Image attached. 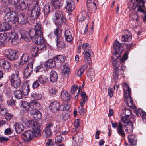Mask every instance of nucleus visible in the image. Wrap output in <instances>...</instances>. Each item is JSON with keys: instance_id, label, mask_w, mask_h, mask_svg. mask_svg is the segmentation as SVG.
<instances>
[{"instance_id": "nucleus-1", "label": "nucleus", "mask_w": 146, "mask_h": 146, "mask_svg": "<svg viewBox=\"0 0 146 146\" xmlns=\"http://www.w3.org/2000/svg\"><path fill=\"white\" fill-rule=\"evenodd\" d=\"M53 19L55 25L58 28H61L62 25L65 24L66 22L63 13L59 11L56 12L53 15Z\"/></svg>"}, {"instance_id": "nucleus-2", "label": "nucleus", "mask_w": 146, "mask_h": 146, "mask_svg": "<svg viewBox=\"0 0 146 146\" xmlns=\"http://www.w3.org/2000/svg\"><path fill=\"white\" fill-rule=\"evenodd\" d=\"M27 126L32 127V131L34 133V135L35 137H40L41 136V128L39 124L37 122L33 120H29L27 122Z\"/></svg>"}, {"instance_id": "nucleus-3", "label": "nucleus", "mask_w": 146, "mask_h": 146, "mask_svg": "<svg viewBox=\"0 0 146 146\" xmlns=\"http://www.w3.org/2000/svg\"><path fill=\"white\" fill-rule=\"evenodd\" d=\"M10 80L11 86L17 88L19 87L21 83V80L19 76V71H16L15 73L12 74L10 77Z\"/></svg>"}, {"instance_id": "nucleus-4", "label": "nucleus", "mask_w": 146, "mask_h": 146, "mask_svg": "<svg viewBox=\"0 0 146 146\" xmlns=\"http://www.w3.org/2000/svg\"><path fill=\"white\" fill-rule=\"evenodd\" d=\"M3 53L6 58L9 60L13 61L18 58V52H16L15 50H6L4 51Z\"/></svg>"}, {"instance_id": "nucleus-5", "label": "nucleus", "mask_w": 146, "mask_h": 146, "mask_svg": "<svg viewBox=\"0 0 146 146\" xmlns=\"http://www.w3.org/2000/svg\"><path fill=\"white\" fill-rule=\"evenodd\" d=\"M35 3L31 11L30 16L33 17V19L37 18L41 14V9L40 6L38 4V1H34Z\"/></svg>"}, {"instance_id": "nucleus-6", "label": "nucleus", "mask_w": 146, "mask_h": 146, "mask_svg": "<svg viewBox=\"0 0 146 146\" xmlns=\"http://www.w3.org/2000/svg\"><path fill=\"white\" fill-rule=\"evenodd\" d=\"M27 22V17L24 13H20L14 22L15 24H17L19 22L20 24L23 25L25 24Z\"/></svg>"}, {"instance_id": "nucleus-7", "label": "nucleus", "mask_w": 146, "mask_h": 146, "mask_svg": "<svg viewBox=\"0 0 146 146\" xmlns=\"http://www.w3.org/2000/svg\"><path fill=\"white\" fill-rule=\"evenodd\" d=\"M22 135L23 140L25 142L30 141L35 137L34 133L30 130L25 131Z\"/></svg>"}, {"instance_id": "nucleus-8", "label": "nucleus", "mask_w": 146, "mask_h": 146, "mask_svg": "<svg viewBox=\"0 0 146 146\" xmlns=\"http://www.w3.org/2000/svg\"><path fill=\"white\" fill-rule=\"evenodd\" d=\"M113 67L114 70L113 74V78L115 80H117L119 75V70L121 68L120 62H114L113 63Z\"/></svg>"}, {"instance_id": "nucleus-9", "label": "nucleus", "mask_w": 146, "mask_h": 146, "mask_svg": "<svg viewBox=\"0 0 146 146\" xmlns=\"http://www.w3.org/2000/svg\"><path fill=\"white\" fill-rule=\"evenodd\" d=\"M17 13L14 11H10L7 12L4 16V19L5 20L8 21H13L16 20L17 17Z\"/></svg>"}, {"instance_id": "nucleus-10", "label": "nucleus", "mask_w": 146, "mask_h": 146, "mask_svg": "<svg viewBox=\"0 0 146 146\" xmlns=\"http://www.w3.org/2000/svg\"><path fill=\"white\" fill-rule=\"evenodd\" d=\"M60 104L57 101H54L51 102L49 106L50 111L52 113H55L59 110H60Z\"/></svg>"}, {"instance_id": "nucleus-11", "label": "nucleus", "mask_w": 146, "mask_h": 146, "mask_svg": "<svg viewBox=\"0 0 146 146\" xmlns=\"http://www.w3.org/2000/svg\"><path fill=\"white\" fill-rule=\"evenodd\" d=\"M126 45L125 44H121L117 40H115L113 45V48L117 53H121L123 50V45Z\"/></svg>"}, {"instance_id": "nucleus-12", "label": "nucleus", "mask_w": 146, "mask_h": 146, "mask_svg": "<svg viewBox=\"0 0 146 146\" xmlns=\"http://www.w3.org/2000/svg\"><path fill=\"white\" fill-rule=\"evenodd\" d=\"M83 54L84 55V60L85 62L90 64L91 63V60L90 56L93 54V53L91 50L89 49H86L85 50Z\"/></svg>"}, {"instance_id": "nucleus-13", "label": "nucleus", "mask_w": 146, "mask_h": 146, "mask_svg": "<svg viewBox=\"0 0 146 146\" xmlns=\"http://www.w3.org/2000/svg\"><path fill=\"white\" fill-rule=\"evenodd\" d=\"M137 3L136 7L137 8V11L140 12H143L145 9L144 4L145 3L144 0H136Z\"/></svg>"}, {"instance_id": "nucleus-14", "label": "nucleus", "mask_w": 146, "mask_h": 146, "mask_svg": "<svg viewBox=\"0 0 146 146\" xmlns=\"http://www.w3.org/2000/svg\"><path fill=\"white\" fill-rule=\"evenodd\" d=\"M53 126V123L52 122L48 123L46 125L44 131L46 135L48 137H50L52 135L51 128Z\"/></svg>"}, {"instance_id": "nucleus-15", "label": "nucleus", "mask_w": 146, "mask_h": 146, "mask_svg": "<svg viewBox=\"0 0 146 146\" xmlns=\"http://www.w3.org/2000/svg\"><path fill=\"white\" fill-rule=\"evenodd\" d=\"M82 134L81 133L74 134L72 137V140L77 145L80 144L83 141Z\"/></svg>"}, {"instance_id": "nucleus-16", "label": "nucleus", "mask_w": 146, "mask_h": 146, "mask_svg": "<svg viewBox=\"0 0 146 146\" xmlns=\"http://www.w3.org/2000/svg\"><path fill=\"white\" fill-rule=\"evenodd\" d=\"M123 88L124 90L123 97L125 98L127 97L131 94V90L129 86L125 83H123Z\"/></svg>"}, {"instance_id": "nucleus-17", "label": "nucleus", "mask_w": 146, "mask_h": 146, "mask_svg": "<svg viewBox=\"0 0 146 146\" xmlns=\"http://www.w3.org/2000/svg\"><path fill=\"white\" fill-rule=\"evenodd\" d=\"M66 8L68 11H72L75 8L73 0H66Z\"/></svg>"}, {"instance_id": "nucleus-18", "label": "nucleus", "mask_w": 146, "mask_h": 146, "mask_svg": "<svg viewBox=\"0 0 146 146\" xmlns=\"http://www.w3.org/2000/svg\"><path fill=\"white\" fill-rule=\"evenodd\" d=\"M0 67H1L4 70H9L11 67L10 63L6 60H1L0 61Z\"/></svg>"}, {"instance_id": "nucleus-19", "label": "nucleus", "mask_w": 146, "mask_h": 146, "mask_svg": "<svg viewBox=\"0 0 146 146\" xmlns=\"http://www.w3.org/2000/svg\"><path fill=\"white\" fill-rule=\"evenodd\" d=\"M135 112L137 116L139 114L142 117L143 121L145 123H146V113L140 109H138L135 111Z\"/></svg>"}, {"instance_id": "nucleus-20", "label": "nucleus", "mask_w": 146, "mask_h": 146, "mask_svg": "<svg viewBox=\"0 0 146 146\" xmlns=\"http://www.w3.org/2000/svg\"><path fill=\"white\" fill-rule=\"evenodd\" d=\"M61 99L65 102H68L70 101V96L66 90H63L61 92Z\"/></svg>"}, {"instance_id": "nucleus-21", "label": "nucleus", "mask_w": 146, "mask_h": 146, "mask_svg": "<svg viewBox=\"0 0 146 146\" xmlns=\"http://www.w3.org/2000/svg\"><path fill=\"white\" fill-rule=\"evenodd\" d=\"M31 114L32 117L36 120H40L42 118L41 113L39 111L33 110L31 111Z\"/></svg>"}, {"instance_id": "nucleus-22", "label": "nucleus", "mask_w": 146, "mask_h": 146, "mask_svg": "<svg viewBox=\"0 0 146 146\" xmlns=\"http://www.w3.org/2000/svg\"><path fill=\"white\" fill-rule=\"evenodd\" d=\"M117 132L118 134L121 137H124L125 136V131L123 129V125L121 123H119L117 127Z\"/></svg>"}, {"instance_id": "nucleus-23", "label": "nucleus", "mask_w": 146, "mask_h": 146, "mask_svg": "<svg viewBox=\"0 0 146 146\" xmlns=\"http://www.w3.org/2000/svg\"><path fill=\"white\" fill-rule=\"evenodd\" d=\"M11 28L10 25L7 22H3L0 25V31H5Z\"/></svg>"}, {"instance_id": "nucleus-24", "label": "nucleus", "mask_w": 146, "mask_h": 146, "mask_svg": "<svg viewBox=\"0 0 146 146\" xmlns=\"http://www.w3.org/2000/svg\"><path fill=\"white\" fill-rule=\"evenodd\" d=\"M14 127L17 133H20L23 131V125L21 123H15L14 124Z\"/></svg>"}, {"instance_id": "nucleus-25", "label": "nucleus", "mask_w": 146, "mask_h": 146, "mask_svg": "<svg viewBox=\"0 0 146 146\" xmlns=\"http://www.w3.org/2000/svg\"><path fill=\"white\" fill-rule=\"evenodd\" d=\"M55 62L52 59H48L44 63V66L46 67L50 68H54L56 66Z\"/></svg>"}, {"instance_id": "nucleus-26", "label": "nucleus", "mask_w": 146, "mask_h": 146, "mask_svg": "<svg viewBox=\"0 0 146 146\" xmlns=\"http://www.w3.org/2000/svg\"><path fill=\"white\" fill-rule=\"evenodd\" d=\"M29 56L27 54H23L20 58V62H19V65H23L28 61Z\"/></svg>"}, {"instance_id": "nucleus-27", "label": "nucleus", "mask_w": 146, "mask_h": 146, "mask_svg": "<svg viewBox=\"0 0 146 146\" xmlns=\"http://www.w3.org/2000/svg\"><path fill=\"white\" fill-rule=\"evenodd\" d=\"M128 142L131 145L134 146L136 145L137 140L135 136L133 135H129L128 136Z\"/></svg>"}, {"instance_id": "nucleus-28", "label": "nucleus", "mask_w": 146, "mask_h": 146, "mask_svg": "<svg viewBox=\"0 0 146 146\" xmlns=\"http://www.w3.org/2000/svg\"><path fill=\"white\" fill-rule=\"evenodd\" d=\"M50 81L52 82H56L58 79V75L54 71L52 70L50 73Z\"/></svg>"}, {"instance_id": "nucleus-29", "label": "nucleus", "mask_w": 146, "mask_h": 146, "mask_svg": "<svg viewBox=\"0 0 146 146\" xmlns=\"http://www.w3.org/2000/svg\"><path fill=\"white\" fill-rule=\"evenodd\" d=\"M11 37H7L8 39V42L11 44L15 45L18 43L20 42L21 40L18 37H13V38H11Z\"/></svg>"}, {"instance_id": "nucleus-30", "label": "nucleus", "mask_w": 146, "mask_h": 146, "mask_svg": "<svg viewBox=\"0 0 146 146\" xmlns=\"http://www.w3.org/2000/svg\"><path fill=\"white\" fill-rule=\"evenodd\" d=\"M22 90L23 93L25 96H27L30 91L29 86L28 84H24L22 87Z\"/></svg>"}, {"instance_id": "nucleus-31", "label": "nucleus", "mask_w": 146, "mask_h": 146, "mask_svg": "<svg viewBox=\"0 0 146 146\" xmlns=\"http://www.w3.org/2000/svg\"><path fill=\"white\" fill-rule=\"evenodd\" d=\"M40 103L34 100H31L29 103V108L32 109H35L37 106H40Z\"/></svg>"}, {"instance_id": "nucleus-32", "label": "nucleus", "mask_w": 146, "mask_h": 146, "mask_svg": "<svg viewBox=\"0 0 146 146\" xmlns=\"http://www.w3.org/2000/svg\"><path fill=\"white\" fill-rule=\"evenodd\" d=\"M121 53H116V51H115V52H113V55L111 56V59L112 60V64L113 65V63L114 62H120V65H121L120 64V61H117V60L119 59V56H120V54Z\"/></svg>"}, {"instance_id": "nucleus-33", "label": "nucleus", "mask_w": 146, "mask_h": 146, "mask_svg": "<svg viewBox=\"0 0 146 146\" xmlns=\"http://www.w3.org/2000/svg\"><path fill=\"white\" fill-rule=\"evenodd\" d=\"M31 55L34 57H36L38 55V49L37 47L35 46H33L31 51Z\"/></svg>"}, {"instance_id": "nucleus-34", "label": "nucleus", "mask_w": 146, "mask_h": 146, "mask_svg": "<svg viewBox=\"0 0 146 146\" xmlns=\"http://www.w3.org/2000/svg\"><path fill=\"white\" fill-rule=\"evenodd\" d=\"M126 98L124 97L125 100H126L127 106L130 107L132 108L134 106V104L133 103V100H132L131 94H129V96Z\"/></svg>"}, {"instance_id": "nucleus-35", "label": "nucleus", "mask_w": 146, "mask_h": 146, "mask_svg": "<svg viewBox=\"0 0 146 146\" xmlns=\"http://www.w3.org/2000/svg\"><path fill=\"white\" fill-rule=\"evenodd\" d=\"M54 61L55 62H64L65 58L62 55H58L53 58Z\"/></svg>"}, {"instance_id": "nucleus-36", "label": "nucleus", "mask_w": 146, "mask_h": 146, "mask_svg": "<svg viewBox=\"0 0 146 146\" xmlns=\"http://www.w3.org/2000/svg\"><path fill=\"white\" fill-rule=\"evenodd\" d=\"M57 0H52L51 3L53 7L56 9H59L62 6L61 3Z\"/></svg>"}, {"instance_id": "nucleus-37", "label": "nucleus", "mask_w": 146, "mask_h": 146, "mask_svg": "<svg viewBox=\"0 0 146 146\" xmlns=\"http://www.w3.org/2000/svg\"><path fill=\"white\" fill-rule=\"evenodd\" d=\"M50 5L49 4L46 5L44 7L42 11L43 12L44 16L46 17H47L48 16L50 12Z\"/></svg>"}, {"instance_id": "nucleus-38", "label": "nucleus", "mask_w": 146, "mask_h": 146, "mask_svg": "<svg viewBox=\"0 0 146 146\" xmlns=\"http://www.w3.org/2000/svg\"><path fill=\"white\" fill-rule=\"evenodd\" d=\"M81 96L82 98V101L80 103V106H82L86 102L88 101V98L86 93L84 92L81 93Z\"/></svg>"}, {"instance_id": "nucleus-39", "label": "nucleus", "mask_w": 146, "mask_h": 146, "mask_svg": "<svg viewBox=\"0 0 146 146\" xmlns=\"http://www.w3.org/2000/svg\"><path fill=\"white\" fill-rule=\"evenodd\" d=\"M14 95L17 99H21L22 98L23 93L20 90H17L14 92Z\"/></svg>"}, {"instance_id": "nucleus-40", "label": "nucleus", "mask_w": 146, "mask_h": 146, "mask_svg": "<svg viewBox=\"0 0 146 146\" xmlns=\"http://www.w3.org/2000/svg\"><path fill=\"white\" fill-rule=\"evenodd\" d=\"M35 43L37 45H40L44 43L45 40L44 37H35Z\"/></svg>"}, {"instance_id": "nucleus-41", "label": "nucleus", "mask_w": 146, "mask_h": 146, "mask_svg": "<svg viewBox=\"0 0 146 146\" xmlns=\"http://www.w3.org/2000/svg\"><path fill=\"white\" fill-rule=\"evenodd\" d=\"M86 16V12L84 11L80 12L78 16V21H84L85 18Z\"/></svg>"}, {"instance_id": "nucleus-42", "label": "nucleus", "mask_w": 146, "mask_h": 146, "mask_svg": "<svg viewBox=\"0 0 146 146\" xmlns=\"http://www.w3.org/2000/svg\"><path fill=\"white\" fill-rule=\"evenodd\" d=\"M28 3L25 1L21 2L19 4V7L20 9L23 11L25 9L28 7Z\"/></svg>"}, {"instance_id": "nucleus-43", "label": "nucleus", "mask_w": 146, "mask_h": 146, "mask_svg": "<svg viewBox=\"0 0 146 146\" xmlns=\"http://www.w3.org/2000/svg\"><path fill=\"white\" fill-rule=\"evenodd\" d=\"M70 105L69 104L67 103L64 105L61 104L60 105V110H68L70 109Z\"/></svg>"}, {"instance_id": "nucleus-44", "label": "nucleus", "mask_w": 146, "mask_h": 146, "mask_svg": "<svg viewBox=\"0 0 146 146\" xmlns=\"http://www.w3.org/2000/svg\"><path fill=\"white\" fill-rule=\"evenodd\" d=\"M38 81L41 84H44L47 82L48 81V79L44 76L42 75H40L38 78Z\"/></svg>"}, {"instance_id": "nucleus-45", "label": "nucleus", "mask_w": 146, "mask_h": 146, "mask_svg": "<svg viewBox=\"0 0 146 146\" xmlns=\"http://www.w3.org/2000/svg\"><path fill=\"white\" fill-rule=\"evenodd\" d=\"M128 127H127V129H125V131L129 133H131L132 132L133 130V125L132 122H130L129 125H127Z\"/></svg>"}, {"instance_id": "nucleus-46", "label": "nucleus", "mask_w": 146, "mask_h": 146, "mask_svg": "<svg viewBox=\"0 0 146 146\" xmlns=\"http://www.w3.org/2000/svg\"><path fill=\"white\" fill-rule=\"evenodd\" d=\"M33 71H29V70L27 68H25L24 71V75L25 77L26 78H28L32 73Z\"/></svg>"}, {"instance_id": "nucleus-47", "label": "nucleus", "mask_w": 146, "mask_h": 146, "mask_svg": "<svg viewBox=\"0 0 146 146\" xmlns=\"http://www.w3.org/2000/svg\"><path fill=\"white\" fill-rule=\"evenodd\" d=\"M129 52V51H127V52H125L123 55L122 58H120L119 60H120V64L121 62L123 63L124 62V61L126 60L128 58V55Z\"/></svg>"}, {"instance_id": "nucleus-48", "label": "nucleus", "mask_w": 146, "mask_h": 146, "mask_svg": "<svg viewBox=\"0 0 146 146\" xmlns=\"http://www.w3.org/2000/svg\"><path fill=\"white\" fill-rule=\"evenodd\" d=\"M55 143L57 144L61 143L64 140V138L60 135H58L55 138Z\"/></svg>"}, {"instance_id": "nucleus-49", "label": "nucleus", "mask_w": 146, "mask_h": 146, "mask_svg": "<svg viewBox=\"0 0 146 146\" xmlns=\"http://www.w3.org/2000/svg\"><path fill=\"white\" fill-rule=\"evenodd\" d=\"M125 116H123L122 117L121 119V121L123 123L127 124V125H129V123H130V122H132L131 121L127 119V117Z\"/></svg>"}, {"instance_id": "nucleus-50", "label": "nucleus", "mask_w": 146, "mask_h": 146, "mask_svg": "<svg viewBox=\"0 0 146 146\" xmlns=\"http://www.w3.org/2000/svg\"><path fill=\"white\" fill-rule=\"evenodd\" d=\"M60 28H57L54 31V34L57 36H60L61 34L62 33V30L60 29Z\"/></svg>"}, {"instance_id": "nucleus-51", "label": "nucleus", "mask_w": 146, "mask_h": 146, "mask_svg": "<svg viewBox=\"0 0 146 146\" xmlns=\"http://www.w3.org/2000/svg\"><path fill=\"white\" fill-rule=\"evenodd\" d=\"M63 67L64 68L63 70V73L66 74H68L70 70V68L66 64L63 65Z\"/></svg>"}, {"instance_id": "nucleus-52", "label": "nucleus", "mask_w": 146, "mask_h": 146, "mask_svg": "<svg viewBox=\"0 0 146 146\" xmlns=\"http://www.w3.org/2000/svg\"><path fill=\"white\" fill-rule=\"evenodd\" d=\"M33 60L31 61V62H29L28 65H27V67L25 68H27L28 70H29V71H33Z\"/></svg>"}, {"instance_id": "nucleus-53", "label": "nucleus", "mask_w": 146, "mask_h": 146, "mask_svg": "<svg viewBox=\"0 0 146 146\" xmlns=\"http://www.w3.org/2000/svg\"><path fill=\"white\" fill-rule=\"evenodd\" d=\"M22 106L23 108L27 111L29 108V103L27 101H23L22 102Z\"/></svg>"}, {"instance_id": "nucleus-54", "label": "nucleus", "mask_w": 146, "mask_h": 146, "mask_svg": "<svg viewBox=\"0 0 146 146\" xmlns=\"http://www.w3.org/2000/svg\"><path fill=\"white\" fill-rule=\"evenodd\" d=\"M42 96L41 94L35 93L33 95V97L36 100H40L42 97Z\"/></svg>"}, {"instance_id": "nucleus-55", "label": "nucleus", "mask_w": 146, "mask_h": 146, "mask_svg": "<svg viewBox=\"0 0 146 146\" xmlns=\"http://www.w3.org/2000/svg\"><path fill=\"white\" fill-rule=\"evenodd\" d=\"M78 89V86L76 84H74L71 87L70 93L72 94H74L75 93V92Z\"/></svg>"}, {"instance_id": "nucleus-56", "label": "nucleus", "mask_w": 146, "mask_h": 146, "mask_svg": "<svg viewBox=\"0 0 146 146\" xmlns=\"http://www.w3.org/2000/svg\"><path fill=\"white\" fill-rule=\"evenodd\" d=\"M8 40L7 37H0V45L4 43L8 42Z\"/></svg>"}, {"instance_id": "nucleus-57", "label": "nucleus", "mask_w": 146, "mask_h": 146, "mask_svg": "<svg viewBox=\"0 0 146 146\" xmlns=\"http://www.w3.org/2000/svg\"><path fill=\"white\" fill-rule=\"evenodd\" d=\"M5 117L6 119L9 121L10 119L13 117V115L6 112L5 113Z\"/></svg>"}, {"instance_id": "nucleus-58", "label": "nucleus", "mask_w": 146, "mask_h": 146, "mask_svg": "<svg viewBox=\"0 0 146 146\" xmlns=\"http://www.w3.org/2000/svg\"><path fill=\"white\" fill-rule=\"evenodd\" d=\"M42 30V26L40 23H36L35 25V31Z\"/></svg>"}, {"instance_id": "nucleus-59", "label": "nucleus", "mask_w": 146, "mask_h": 146, "mask_svg": "<svg viewBox=\"0 0 146 146\" xmlns=\"http://www.w3.org/2000/svg\"><path fill=\"white\" fill-rule=\"evenodd\" d=\"M35 35L37 36H43L42 30L35 31Z\"/></svg>"}, {"instance_id": "nucleus-60", "label": "nucleus", "mask_w": 146, "mask_h": 146, "mask_svg": "<svg viewBox=\"0 0 146 146\" xmlns=\"http://www.w3.org/2000/svg\"><path fill=\"white\" fill-rule=\"evenodd\" d=\"M21 36H28L29 35V32L21 30L20 32Z\"/></svg>"}, {"instance_id": "nucleus-61", "label": "nucleus", "mask_w": 146, "mask_h": 146, "mask_svg": "<svg viewBox=\"0 0 146 146\" xmlns=\"http://www.w3.org/2000/svg\"><path fill=\"white\" fill-rule=\"evenodd\" d=\"M122 42H129L131 40V37H121Z\"/></svg>"}, {"instance_id": "nucleus-62", "label": "nucleus", "mask_w": 146, "mask_h": 146, "mask_svg": "<svg viewBox=\"0 0 146 146\" xmlns=\"http://www.w3.org/2000/svg\"><path fill=\"white\" fill-rule=\"evenodd\" d=\"M40 85L38 80H36L33 83L32 85V87L33 88H36L39 86Z\"/></svg>"}, {"instance_id": "nucleus-63", "label": "nucleus", "mask_w": 146, "mask_h": 146, "mask_svg": "<svg viewBox=\"0 0 146 146\" xmlns=\"http://www.w3.org/2000/svg\"><path fill=\"white\" fill-rule=\"evenodd\" d=\"M13 132L11 129L8 128L6 129L4 131V134L6 135H10L13 133Z\"/></svg>"}, {"instance_id": "nucleus-64", "label": "nucleus", "mask_w": 146, "mask_h": 146, "mask_svg": "<svg viewBox=\"0 0 146 146\" xmlns=\"http://www.w3.org/2000/svg\"><path fill=\"white\" fill-rule=\"evenodd\" d=\"M43 68V65L42 64L37 66L34 69V71L37 73L40 71V70Z\"/></svg>"}]
</instances>
